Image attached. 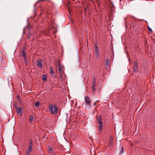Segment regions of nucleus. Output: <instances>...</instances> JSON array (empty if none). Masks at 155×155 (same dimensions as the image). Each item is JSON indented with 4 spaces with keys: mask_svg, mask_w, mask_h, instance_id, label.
<instances>
[{
    "mask_svg": "<svg viewBox=\"0 0 155 155\" xmlns=\"http://www.w3.org/2000/svg\"><path fill=\"white\" fill-rule=\"evenodd\" d=\"M47 77L46 75L44 74L43 75L42 77V79L44 81H46L47 80Z\"/></svg>",
    "mask_w": 155,
    "mask_h": 155,
    "instance_id": "2eb2a0df",
    "label": "nucleus"
},
{
    "mask_svg": "<svg viewBox=\"0 0 155 155\" xmlns=\"http://www.w3.org/2000/svg\"><path fill=\"white\" fill-rule=\"evenodd\" d=\"M85 100L86 103L88 105L90 106V103L91 101L90 100L88 96H87L85 97Z\"/></svg>",
    "mask_w": 155,
    "mask_h": 155,
    "instance_id": "423d86ee",
    "label": "nucleus"
},
{
    "mask_svg": "<svg viewBox=\"0 0 155 155\" xmlns=\"http://www.w3.org/2000/svg\"><path fill=\"white\" fill-rule=\"evenodd\" d=\"M32 151V147H31V146H28V150L26 152V155H28Z\"/></svg>",
    "mask_w": 155,
    "mask_h": 155,
    "instance_id": "1a4fd4ad",
    "label": "nucleus"
},
{
    "mask_svg": "<svg viewBox=\"0 0 155 155\" xmlns=\"http://www.w3.org/2000/svg\"><path fill=\"white\" fill-rule=\"evenodd\" d=\"M147 29H148V31L150 32H152V29H151V28H150V27H147Z\"/></svg>",
    "mask_w": 155,
    "mask_h": 155,
    "instance_id": "5701e85b",
    "label": "nucleus"
},
{
    "mask_svg": "<svg viewBox=\"0 0 155 155\" xmlns=\"http://www.w3.org/2000/svg\"><path fill=\"white\" fill-rule=\"evenodd\" d=\"M33 120V116L32 115H31L29 117V121L30 123L32 122Z\"/></svg>",
    "mask_w": 155,
    "mask_h": 155,
    "instance_id": "ddd939ff",
    "label": "nucleus"
},
{
    "mask_svg": "<svg viewBox=\"0 0 155 155\" xmlns=\"http://www.w3.org/2000/svg\"><path fill=\"white\" fill-rule=\"evenodd\" d=\"M22 55L23 56V58H24L25 57H26V55L25 53L22 54Z\"/></svg>",
    "mask_w": 155,
    "mask_h": 155,
    "instance_id": "393cba45",
    "label": "nucleus"
},
{
    "mask_svg": "<svg viewBox=\"0 0 155 155\" xmlns=\"http://www.w3.org/2000/svg\"><path fill=\"white\" fill-rule=\"evenodd\" d=\"M58 71H59L60 73H62V69L60 67V64H59V65H58Z\"/></svg>",
    "mask_w": 155,
    "mask_h": 155,
    "instance_id": "f3484780",
    "label": "nucleus"
},
{
    "mask_svg": "<svg viewBox=\"0 0 155 155\" xmlns=\"http://www.w3.org/2000/svg\"><path fill=\"white\" fill-rule=\"evenodd\" d=\"M105 65L107 66H109L110 64V61L108 58H107L105 61Z\"/></svg>",
    "mask_w": 155,
    "mask_h": 155,
    "instance_id": "9b49d317",
    "label": "nucleus"
},
{
    "mask_svg": "<svg viewBox=\"0 0 155 155\" xmlns=\"http://www.w3.org/2000/svg\"><path fill=\"white\" fill-rule=\"evenodd\" d=\"M28 146H31V147H32V140H30Z\"/></svg>",
    "mask_w": 155,
    "mask_h": 155,
    "instance_id": "412c9836",
    "label": "nucleus"
},
{
    "mask_svg": "<svg viewBox=\"0 0 155 155\" xmlns=\"http://www.w3.org/2000/svg\"><path fill=\"white\" fill-rule=\"evenodd\" d=\"M92 91L94 93L95 91L96 88H95V87H92Z\"/></svg>",
    "mask_w": 155,
    "mask_h": 155,
    "instance_id": "4be33fe9",
    "label": "nucleus"
},
{
    "mask_svg": "<svg viewBox=\"0 0 155 155\" xmlns=\"http://www.w3.org/2000/svg\"><path fill=\"white\" fill-rule=\"evenodd\" d=\"M124 147H123V146H122L121 147V150L120 152V154L121 155V154H123L124 153Z\"/></svg>",
    "mask_w": 155,
    "mask_h": 155,
    "instance_id": "6ab92c4d",
    "label": "nucleus"
},
{
    "mask_svg": "<svg viewBox=\"0 0 155 155\" xmlns=\"http://www.w3.org/2000/svg\"><path fill=\"white\" fill-rule=\"evenodd\" d=\"M50 73L51 75L54 74V72L52 68L51 67H50Z\"/></svg>",
    "mask_w": 155,
    "mask_h": 155,
    "instance_id": "4468645a",
    "label": "nucleus"
},
{
    "mask_svg": "<svg viewBox=\"0 0 155 155\" xmlns=\"http://www.w3.org/2000/svg\"><path fill=\"white\" fill-rule=\"evenodd\" d=\"M137 68L138 64L136 61H135L134 62L133 66V71L134 72L136 73L138 71Z\"/></svg>",
    "mask_w": 155,
    "mask_h": 155,
    "instance_id": "39448f33",
    "label": "nucleus"
},
{
    "mask_svg": "<svg viewBox=\"0 0 155 155\" xmlns=\"http://www.w3.org/2000/svg\"><path fill=\"white\" fill-rule=\"evenodd\" d=\"M113 138L111 137H110L109 141V146H111L113 144Z\"/></svg>",
    "mask_w": 155,
    "mask_h": 155,
    "instance_id": "f8f14e48",
    "label": "nucleus"
},
{
    "mask_svg": "<svg viewBox=\"0 0 155 155\" xmlns=\"http://www.w3.org/2000/svg\"><path fill=\"white\" fill-rule=\"evenodd\" d=\"M96 119L97 122V123L99 124V130L100 131H101L103 129V123L102 120L101 116L100 115L99 117L96 116Z\"/></svg>",
    "mask_w": 155,
    "mask_h": 155,
    "instance_id": "f03ea898",
    "label": "nucleus"
},
{
    "mask_svg": "<svg viewBox=\"0 0 155 155\" xmlns=\"http://www.w3.org/2000/svg\"><path fill=\"white\" fill-rule=\"evenodd\" d=\"M49 110L51 114L56 115L58 112V108L54 104H51L49 105Z\"/></svg>",
    "mask_w": 155,
    "mask_h": 155,
    "instance_id": "f257e3e1",
    "label": "nucleus"
},
{
    "mask_svg": "<svg viewBox=\"0 0 155 155\" xmlns=\"http://www.w3.org/2000/svg\"><path fill=\"white\" fill-rule=\"evenodd\" d=\"M25 50L24 49H23L22 51H21V53L22 54H23L24 53H25Z\"/></svg>",
    "mask_w": 155,
    "mask_h": 155,
    "instance_id": "b1692460",
    "label": "nucleus"
},
{
    "mask_svg": "<svg viewBox=\"0 0 155 155\" xmlns=\"http://www.w3.org/2000/svg\"><path fill=\"white\" fill-rule=\"evenodd\" d=\"M97 101L95 102L93 104V105L95 106L96 105V102Z\"/></svg>",
    "mask_w": 155,
    "mask_h": 155,
    "instance_id": "bb28decb",
    "label": "nucleus"
},
{
    "mask_svg": "<svg viewBox=\"0 0 155 155\" xmlns=\"http://www.w3.org/2000/svg\"><path fill=\"white\" fill-rule=\"evenodd\" d=\"M37 66L39 67L40 68H41L42 66V60H39L37 61Z\"/></svg>",
    "mask_w": 155,
    "mask_h": 155,
    "instance_id": "6e6552de",
    "label": "nucleus"
},
{
    "mask_svg": "<svg viewBox=\"0 0 155 155\" xmlns=\"http://www.w3.org/2000/svg\"><path fill=\"white\" fill-rule=\"evenodd\" d=\"M48 151L50 153H52V149L50 147H48Z\"/></svg>",
    "mask_w": 155,
    "mask_h": 155,
    "instance_id": "aec40b11",
    "label": "nucleus"
},
{
    "mask_svg": "<svg viewBox=\"0 0 155 155\" xmlns=\"http://www.w3.org/2000/svg\"><path fill=\"white\" fill-rule=\"evenodd\" d=\"M5 66L4 59L2 57H0V67L3 68Z\"/></svg>",
    "mask_w": 155,
    "mask_h": 155,
    "instance_id": "20e7f679",
    "label": "nucleus"
},
{
    "mask_svg": "<svg viewBox=\"0 0 155 155\" xmlns=\"http://www.w3.org/2000/svg\"><path fill=\"white\" fill-rule=\"evenodd\" d=\"M96 83V79L94 77L92 80V87H95Z\"/></svg>",
    "mask_w": 155,
    "mask_h": 155,
    "instance_id": "9d476101",
    "label": "nucleus"
},
{
    "mask_svg": "<svg viewBox=\"0 0 155 155\" xmlns=\"http://www.w3.org/2000/svg\"><path fill=\"white\" fill-rule=\"evenodd\" d=\"M24 58V60L25 61V63L26 65H28V63L27 62V57H25L23 58Z\"/></svg>",
    "mask_w": 155,
    "mask_h": 155,
    "instance_id": "a211bd4d",
    "label": "nucleus"
},
{
    "mask_svg": "<svg viewBox=\"0 0 155 155\" xmlns=\"http://www.w3.org/2000/svg\"><path fill=\"white\" fill-rule=\"evenodd\" d=\"M40 104V102L39 101H36L35 103V105L36 107H38Z\"/></svg>",
    "mask_w": 155,
    "mask_h": 155,
    "instance_id": "dca6fc26",
    "label": "nucleus"
},
{
    "mask_svg": "<svg viewBox=\"0 0 155 155\" xmlns=\"http://www.w3.org/2000/svg\"><path fill=\"white\" fill-rule=\"evenodd\" d=\"M95 57L97 59H98L100 56V54L98 50V48L97 46H95Z\"/></svg>",
    "mask_w": 155,
    "mask_h": 155,
    "instance_id": "7ed1b4c3",
    "label": "nucleus"
},
{
    "mask_svg": "<svg viewBox=\"0 0 155 155\" xmlns=\"http://www.w3.org/2000/svg\"><path fill=\"white\" fill-rule=\"evenodd\" d=\"M86 10V8H85V10Z\"/></svg>",
    "mask_w": 155,
    "mask_h": 155,
    "instance_id": "c85d7f7f",
    "label": "nucleus"
},
{
    "mask_svg": "<svg viewBox=\"0 0 155 155\" xmlns=\"http://www.w3.org/2000/svg\"><path fill=\"white\" fill-rule=\"evenodd\" d=\"M16 112L19 114L20 116L22 115V108L21 107H19L16 108Z\"/></svg>",
    "mask_w": 155,
    "mask_h": 155,
    "instance_id": "0eeeda50",
    "label": "nucleus"
},
{
    "mask_svg": "<svg viewBox=\"0 0 155 155\" xmlns=\"http://www.w3.org/2000/svg\"><path fill=\"white\" fill-rule=\"evenodd\" d=\"M45 0H39L38 1V2H40V1H45Z\"/></svg>",
    "mask_w": 155,
    "mask_h": 155,
    "instance_id": "a878e982",
    "label": "nucleus"
},
{
    "mask_svg": "<svg viewBox=\"0 0 155 155\" xmlns=\"http://www.w3.org/2000/svg\"><path fill=\"white\" fill-rule=\"evenodd\" d=\"M17 97H18V98L19 97V96L18 95H17Z\"/></svg>",
    "mask_w": 155,
    "mask_h": 155,
    "instance_id": "cd10ccee",
    "label": "nucleus"
}]
</instances>
